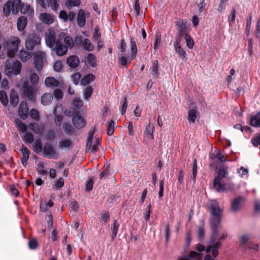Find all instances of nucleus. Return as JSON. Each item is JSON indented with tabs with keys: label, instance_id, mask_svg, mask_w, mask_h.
Returning a JSON list of instances; mask_svg holds the SVG:
<instances>
[{
	"label": "nucleus",
	"instance_id": "39448f33",
	"mask_svg": "<svg viewBox=\"0 0 260 260\" xmlns=\"http://www.w3.org/2000/svg\"><path fill=\"white\" fill-rule=\"evenodd\" d=\"M5 73L8 76H10L12 74L16 75L20 73L22 68V65L19 61L16 60L11 64L8 60L6 61L5 63Z\"/></svg>",
	"mask_w": 260,
	"mask_h": 260
},
{
	"label": "nucleus",
	"instance_id": "5fc2aeb1",
	"mask_svg": "<svg viewBox=\"0 0 260 260\" xmlns=\"http://www.w3.org/2000/svg\"><path fill=\"white\" fill-rule=\"evenodd\" d=\"M100 145V141L98 139H96L95 143L92 145H91V146L90 147H87L86 146V150L88 151H90L91 152L94 153L96 152L98 150V147Z\"/></svg>",
	"mask_w": 260,
	"mask_h": 260
},
{
	"label": "nucleus",
	"instance_id": "423d86ee",
	"mask_svg": "<svg viewBox=\"0 0 260 260\" xmlns=\"http://www.w3.org/2000/svg\"><path fill=\"white\" fill-rule=\"evenodd\" d=\"M90 14L88 12L82 9L78 10L77 13V23L82 28L86 24V19L90 17Z\"/></svg>",
	"mask_w": 260,
	"mask_h": 260
},
{
	"label": "nucleus",
	"instance_id": "13d9d810",
	"mask_svg": "<svg viewBox=\"0 0 260 260\" xmlns=\"http://www.w3.org/2000/svg\"><path fill=\"white\" fill-rule=\"evenodd\" d=\"M197 172V160L196 158L193 160L192 165V180L195 182Z\"/></svg>",
	"mask_w": 260,
	"mask_h": 260
},
{
	"label": "nucleus",
	"instance_id": "680f3d73",
	"mask_svg": "<svg viewBox=\"0 0 260 260\" xmlns=\"http://www.w3.org/2000/svg\"><path fill=\"white\" fill-rule=\"evenodd\" d=\"M54 114L55 115L54 122L57 126H60L63 121V117L61 115L56 114L55 112H54Z\"/></svg>",
	"mask_w": 260,
	"mask_h": 260
},
{
	"label": "nucleus",
	"instance_id": "4be33fe9",
	"mask_svg": "<svg viewBox=\"0 0 260 260\" xmlns=\"http://www.w3.org/2000/svg\"><path fill=\"white\" fill-rule=\"evenodd\" d=\"M220 180L218 178H214L213 180V186L217 192H221L226 190V185L220 183Z\"/></svg>",
	"mask_w": 260,
	"mask_h": 260
},
{
	"label": "nucleus",
	"instance_id": "ddd939ff",
	"mask_svg": "<svg viewBox=\"0 0 260 260\" xmlns=\"http://www.w3.org/2000/svg\"><path fill=\"white\" fill-rule=\"evenodd\" d=\"M29 109L26 102L22 101L19 105L18 111L19 117L23 120L26 119L28 116Z\"/></svg>",
	"mask_w": 260,
	"mask_h": 260
},
{
	"label": "nucleus",
	"instance_id": "6ab92c4d",
	"mask_svg": "<svg viewBox=\"0 0 260 260\" xmlns=\"http://www.w3.org/2000/svg\"><path fill=\"white\" fill-rule=\"evenodd\" d=\"M73 142L70 139H62L59 141L58 147L60 149L70 150L73 146Z\"/></svg>",
	"mask_w": 260,
	"mask_h": 260
},
{
	"label": "nucleus",
	"instance_id": "69168bd1",
	"mask_svg": "<svg viewBox=\"0 0 260 260\" xmlns=\"http://www.w3.org/2000/svg\"><path fill=\"white\" fill-rule=\"evenodd\" d=\"M62 67H63L62 62L60 60L56 61L53 66L54 70L56 72H60L62 70Z\"/></svg>",
	"mask_w": 260,
	"mask_h": 260
},
{
	"label": "nucleus",
	"instance_id": "dca6fc26",
	"mask_svg": "<svg viewBox=\"0 0 260 260\" xmlns=\"http://www.w3.org/2000/svg\"><path fill=\"white\" fill-rule=\"evenodd\" d=\"M76 14L71 11L68 14L65 10L60 11L59 14V17L63 20V22H67L68 21L73 22L75 19Z\"/></svg>",
	"mask_w": 260,
	"mask_h": 260
},
{
	"label": "nucleus",
	"instance_id": "603ef678",
	"mask_svg": "<svg viewBox=\"0 0 260 260\" xmlns=\"http://www.w3.org/2000/svg\"><path fill=\"white\" fill-rule=\"evenodd\" d=\"M93 93V88L91 86L86 87L84 91V98L85 100H88L92 95Z\"/></svg>",
	"mask_w": 260,
	"mask_h": 260
},
{
	"label": "nucleus",
	"instance_id": "20e7f679",
	"mask_svg": "<svg viewBox=\"0 0 260 260\" xmlns=\"http://www.w3.org/2000/svg\"><path fill=\"white\" fill-rule=\"evenodd\" d=\"M41 38L40 35L36 32L28 35L25 40V47L28 50H32L35 47L41 44Z\"/></svg>",
	"mask_w": 260,
	"mask_h": 260
},
{
	"label": "nucleus",
	"instance_id": "49530a36",
	"mask_svg": "<svg viewBox=\"0 0 260 260\" xmlns=\"http://www.w3.org/2000/svg\"><path fill=\"white\" fill-rule=\"evenodd\" d=\"M127 107V102L126 96L124 95L122 100L121 101V106L120 107V110L121 113L123 115L125 114Z\"/></svg>",
	"mask_w": 260,
	"mask_h": 260
},
{
	"label": "nucleus",
	"instance_id": "f3484780",
	"mask_svg": "<svg viewBox=\"0 0 260 260\" xmlns=\"http://www.w3.org/2000/svg\"><path fill=\"white\" fill-rule=\"evenodd\" d=\"M79 59L76 55H71L67 59V63L72 69L76 68L79 64Z\"/></svg>",
	"mask_w": 260,
	"mask_h": 260
},
{
	"label": "nucleus",
	"instance_id": "393cba45",
	"mask_svg": "<svg viewBox=\"0 0 260 260\" xmlns=\"http://www.w3.org/2000/svg\"><path fill=\"white\" fill-rule=\"evenodd\" d=\"M64 133L68 136L75 135L76 129L69 123L65 122L62 124Z\"/></svg>",
	"mask_w": 260,
	"mask_h": 260
},
{
	"label": "nucleus",
	"instance_id": "5701e85b",
	"mask_svg": "<svg viewBox=\"0 0 260 260\" xmlns=\"http://www.w3.org/2000/svg\"><path fill=\"white\" fill-rule=\"evenodd\" d=\"M159 64L157 60H155L152 62V66L150 68V72L153 77V78L157 79L158 77L159 73L158 72Z\"/></svg>",
	"mask_w": 260,
	"mask_h": 260
},
{
	"label": "nucleus",
	"instance_id": "0e129e2a",
	"mask_svg": "<svg viewBox=\"0 0 260 260\" xmlns=\"http://www.w3.org/2000/svg\"><path fill=\"white\" fill-rule=\"evenodd\" d=\"M81 75L79 73L74 74L72 77V80L75 85H78L81 78Z\"/></svg>",
	"mask_w": 260,
	"mask_h": 260
},
{
	"label": "nucleus",
	"instance_id": "0eeeda50",
	"mask_svg": "<svg viewBox=\"0 0 260 260\" xmlns=\"http://www.w3.org/2000/svg\"><path fill=\"white\" fill-rule=\"evenodd\" d=\"M51 49L55 51L57 55L61 56L67 53L68 47L67 46L63 44L61 39H57L56 44L54 46L53 49Z\"/></svg>",
	"mask_w": 260,
	"mask_h": 260
},
{
	"label": "nucleus",
	"instance_id": "6e6d98bb",
	"mask_svg": "<svg viewBox=\"0 0 260 260\" xmlns=\"http://www.w3.org/2000/svg\"><path fill=\"white\" fill-rule=\"evenodd\" d=\"M30 80L31 84L32 85L36 86L39 83V77L37 74L33 73L30 74Z\"/></svg>",
	"mask_w": 260,
	"mask_h": 260
},
{
	"label": "nucleus",
	"instance_id": "2f4dec72",
	"mask_svg": "<svg viewBox=\"0 0 260 260\" xmlns=\"http://www.w3.org/2000/svg\"><path fill=\"white\" fill-rule=\"evenodd\" d=\"M10 104L12 107H16L19 102V98L16 91L13 90L11 92L10 96Z\"/></svg>",
	"mask_w": 260,
	"mask_h": 260
},
{
	"label": "nucleus",
	"instance_id": "58836bf2",
	"mask_svg": "<svg viewBox=\"0 0 260 260\" xmlns=\"http://www.w3.org/2000/svg\"><path fill=\"white\" fill-rule=\"evenodd\" d=\"M95 60V56L93 53H89L88 54L86 61L91 67L95 68L97 66Z\"/></svg>",
	"mask_w": 260,
	"mask_h": 260
},
{
	"label": "nucleus",
	"instance_id": "052dcab7",
	"mask_svg": "<svg viewBox=\"0 0 260 260\" xmlns=\"http://www.w3.org/2000/svg\"><path fill=\"white\" fill-rule=\"evenodd\" d=\"M236 9L233 8L231 12V16H229V18H228L230 25H231L232 24V23H233L235 22V18H236Z\"/></svg>",
	"mask_w": 260,
	"mask_h": 260
},
{
	"label": "nucleus",
	"instance_id": "09e8293b",
	"mask_svg": "<svg viewBox=\"0 0 260 260\" xmlns=\"http://www.w3.org/2000/svg\"><path fill=\"white\" fill-rule=\"evenodd\" d=\"M19 11H20V12L23 14L29 12V11H31V12H34L33 10L30 9V7L29 5L25 4L24 3H22L21 7H20Z\"/></svg>",
	"mask_w": 260,
	"mask_h": 260
},
{
	"label": "nucleus",
	"instance_id": "8fccbe9b",
	"mask_svg": "<svg viewBox=\"0 0 260 260\" xmlns=\"http://www.w3.org/2000/svg\"><path fill=\"white\" fill-rule=\"evenodd\" d=\"M204 226V222L203 220H202L201 221V225L199 226L198 231V238L200 239H202L204 237L205 232Z\"/></svg>",
	"mask_w": 260,
	"mask_h": 260
},
{
	"label": "nucleus",
	"instance_id": "9b49d317",
	"mask_svg": "<svg viewBox=\"0 0 260 260\" xmlns=\"http://www.w3.org/2000/svg\"><path fill=\"white\" fill-rule=\"evenodd\" d=\"M43 54L42 52H37L34 54V64L38 71H41L43 66Z\"/></svg>",
	"mask_w": 260,
	"mask_h": 260
},
{
	"label": "nucleus",
	"instance_id": "b1692460",
	"mask_svg": "<svg viewBox=\"0 0 260 260\" xmlns=\"http://www.w3.org/2000/svg\"><path fill=\"white\" fill-rule=\"evenodd\" d=\"M27 19L24 16L20 17L17 21V27L19 31H23L26 27Z\"/></svg>",
	"mask_w": 260,
	"mask_h": 260
},
{
	"label": "nucleus",
	"instance_id": "7ed1b4c3",
	"mask_svg": "<svg viewBox=\"0 0 260 260\" xmlns=\"http://www.w3.org/2000/svg\"><path fill=\"white\" fill-rule=\"evenodd\" d=\"M21 91L23 95L27 98L30 101L36 100V89L30 85L28 80L26 78L23 81Z\"/></svg>",
	"mask_w": 260,
	"mask_h": 260
},
{
	"label": "nucleus",
	"instance_id": "a19ab883",
	"mask_svg": "<svg viewBox=\"0 0 260 260\" xmlns=\"http://www.w3.org/2000/svg\"><path fill=\"white\" fill-rule=\"evenodd\" d=\"M95 131V127H92L89 130L86 141V145L87 147H90L91 146V143L92 141V138L93 137Z\"/></svg>",
	"mask_w": 260,
	"mask_h": 260
},
{
	"label": "nucleus",
	"instance_id": "bf43d9fd",
	"mask_svg": "<svg viewBox=\"0 0 260 260\" xmlns=\"http://www.w3.org/2000/svg\"><path fill=\"white\" fill-rule=\"evenodd\" d=\"M48 3L53 10L56 11L57 10L59 5L58 0H48Z\"/></svg>",
	"mask_w": 260,
	"mask_h": 260
},
{
	"label": "nucleus",
	"instance_id": "2eb2a0df",
	"mask_svg": "<svg viewBox=\"0 0 260 260\" xmlns=\"http://www.w3.org/2000/svg\"><path fill=\"white\" fill-rule=\"evenodd\" d=\"M179 43L180 39L179 38H176L175 41L173 43V46L175 51L178 54V56L182 59H184L186 57V53L184 49L180 46Z\"/></svg>",
	"mask_w": 260,
	"mask_h": 260
},
{
	"label": "nucleus",
	"instance_id": "f704fd0d",
	"mask_svg": "<svg viewBox=\"0 0 260 260\" xmlns=\"http://www.w3.org/2000/svg\"><path fill=\"white\" fill-rule=\"evenodd\" d=\"M45 84L47 87H56L58 85L59 82L55 78L49 77L45 79Z\"/></svg>",
	"mask_w": 260,
	"mask_h": 260
},
{
	"label": "nucleus",
	"instance_id": "cd10ccee",
	"mask_svg": "<svg viewBox=\"0 0 260 260\" xmlns=\"http://www.w3.org/2000/svg\"><path fill=\"white\" fill-rule=\"evenodd\" d=\"M250 125L255 127H260V111L250 118Z\"/></svg>",
	"mask_w": 260,
	"mask_h": 260
},
{
	"label": "nucleus",
	"instance_id": "412c9836",
	"mask_svg": "<svg viewBox=\"0 0 260 260\" xmlns=\"http://www.w3.org/2000/svg\"><path fill=\"white\" fill-rule=\"evenodd\" d=\"M130 45H131V55L132 59L136 57L138 53V50L136 42V39L134 37H130Z\"/></svg>",
	"mask_w": 260,
	"mask_h": 260
},
{
	"label": "nucleus",
	"instance_id": "a18cd8bd",
	"mask_svg": "<svg viewBox=\"0 0 260 260\" xmlns=\"http://www.w3.org/2000/svg\"><path fill=\"white\" fill-rule=\"evenodd\" d=\"M12 4L10 1H8L4 5L3 7V12L5 15H9L11 11L12 12Z\"/></svg>",
	"mask_w": 260,
	"mask_h": 260
},
{
	"label": "nucleus",
	"instance_id": "473e14b6",
	"mask_svg": "<svg viewBox=\"0 0 260 260\" xmlns=\"http://www.w3.org/2000/svg\"><path fill=\"white\" fill-rule=\"evenodd\" d=\"M119 227V224L118 222V220L117 219L114 220L113 223L111 226V230L112 232V235L111 236L112 240H114L115 239L117 234Z\"/></svg>",
	"mask_w": 260,
	"mask_h": 260
},
{
	"label": "nucleus",
	"instance_id": "c85d7f7f",
	"mask_svg": "<svg viewBox=\"0 0 260 260\" xmlns=\"http://www.w3.org/2000/svg\"><path fill=\"white\" fill-rule=\"evenodd\" d=\"M95 79V76L92 74H88L85 75L81 80V84L86 86L91 82L93 81Z\"/></svg>",
	"mask_w": 260,
	"mask_h": 260
},
{
	"label": "nucleus",
	"instance_id": "9d476101",
	"mask_svg": "<svg viewBox=\"0 0 260 260\" xmlns=\"http://www.w3.org/2000/svg\"><path fill=\"white\" fill-rule=\"evenodd\" d=\"M217 237H218V236ZM217 239H218V237H217V238L215 240V241H216V240H217ZM211 238H210V243L211 245L208 246L207 247V248L206 249V252L208 253L211 252V254H212V255L213 256V257H216L218 255V249L220 247V246L221 245V243L220 241H218L217 242H215V241H214V242L212 243V242H211Z\"/></svg>",
	"mask_w": 260,
	"mask_h": 260
},
{
	"label": "nucleus",
	"instance_id": "de8ad7c7",
	"mask_svg": "<svg viewBox=\"0 0 260 260\" xmlns=\"http://www.w3.org/2000/svg\"><path fill=\"white\" fill-rule=\"evenodd\" d=\"M184 39L185 40L187 47L189 49L193 48L194 46V41L188 34H185Z\"/></svg>",
	"mask_w": 260,
	"mask_h": 260
},
{
	"label": "nucleus",
	"instance_id": "c03bdc74",
	"mask_svg": "<svg viewBox=\"0 0 260 260\" xmlns=\"http://www.w3.org/2000/svg\"><path fill=\"white\" fill-rule=\"evenodd\" d=\"M110 174L109 165H105L103 167V171L100 174L99 177L100 180L105 179Z\"/></svg>",
	"mask_w": 260,
	"mask_h": 260
},
{
	"label": "nucleus",
	"instance_id": "e433bc0d",
	"mask_svg": "<svg viewBox=\"0 0 260 260\" xmlns=\"http://www.w3.org/2000/svg\"><path fill=\"white\" fill-rule=\"evenodd\" d=\"M82 46L85 50L88 51H92L94 49V46L91 43L90 40L87 38L83 40Z\"/></svg>",
	"mask_w": 260,
	"mask_h": 260
},
{
	"label": "nucleus",
	"instance_id": "e2e57ef3",
	"mask_svg": "<svg viewBox=\"0 0 260 260\" xmlns=\"http://www.w3.org/2000/svg\"><path fill=\"white\" fill-rule=\"evenodd\" d=\"M110 219V215L109 212H106L102 214L100 222H104V223H108Z\"/></svg>",
	"mask_w": 260,
	"mask_h": 260
},
{
	"label": "nucleus",
	"instance_id": "c756f323",
	"mask_svg": "<svg viewBox=\"0 0 260 260\" xmlns=\"http://www.w3.org/2000/svg\"><path fill=\"white\" fill-rule=\"evenodd\" d=\"M133 59H132L131 56L125 57V56H119L118 57L119 63L120 66L127 68L131 63V61Z\"/></svg>",
	"mask_w": 260,
	"mask_h": 260
},
{
	"label": "nucleus",
	"instance_id": "3c124183",
	"mask_svg": "<svg viewBox=\"0 0 260 260\" xmlns=\"http://www.w3.org/2000/svg\"><path fill=\"white\" fill-rule=\"evenodd\" d=\"M93 180L92 177H88V179L85 182V190L86 191H90L93 188Z\"/></svg>",
	"mask_w": 260,
	"mask_h": 260
},
{
	"label": "nucleus",
	"instance_id": "f257e3e1",
	"mask_svg": "<svg viewBox=\"0 0 260 260\" xmlns=\"http://www.w3.org/2000/svg\"><path fill=\"white\" fill-rule=\"evenodd\" d=\"M207 206L210 214L209 222L212 230L211 241L213 243L219 235L218 229L220 226L223 210L220 208L219 203L215 200L210 201Z\"/></svg>",
	"mask_w": 260,
	"mask_h": 260
},
{
	"label": "nucleus",
	"instance_id": "37998d69",
	"mask_svg": "<svg viewBox=\"0 0 260 260\" xmlns=\"http://www.w3.org/2000/svg\"><path fill=\"white\" fill-rule=\"evenodd\" d=\"M115 130L114 122L113 120H111L107 122V134L108 136H112Z\"/></svg>",
	"mask_w": 260,
	"mask_h": 260
},
{
	"label": "nucleus",
	"instance_id": "6e6552de",
	"mask_svg": "<svg viewBox=\"0 0 260 260\" xmlns=\"http://www.w3.org/2000/svg\"><path fill=\"white\" fill-rule=\"evenodd\" d=\"M72 122L77 129H81L84 127L86 124L85 119L78 112L75 113L73 115Z\"/></svg>",
	"mask_w": 260,
	"mask_h": 260
},
{
	"label": "nucleus",
	"instance_id": "a878e982",
	"mask_svg": "<svg viewBox=\"0 0 260 260\" xmlns=\"http://www.w3.org/2000/svg\"><path fill=\"white\" fill-rule=\"evenodd\" d=\"M198 113L197 107H194L188 111L187 119L190 123H194L197 117V114Z\"/></svg>",
	"mask_w": 260,
	"mask_h": 260
},
{
	"label": "nucleus",
	"instance_id": "4d7b16f0",
	"mask_svg": "<svg viewBox=\"0 0 260 260\" xmlns=\"http://www.w3.org/2000/svg\"><path fill=\"white\" fill-rule=\"evenodd\" d=\"M38 242L36 239H30L28 241V247L30 249H36L38 246Z\"/></svg>",
	"mask_w": 260,
	"mask_h": 260
},
{
	"label": "nucleus",
	"instance_id": "338daca9",
	"mask_svg": "<svg viewBox=\"0 0 260 260\" xmlns=\"http://www.w3.org/2000/svg\"><path fill=\"white\" fill-rule=\"evenodd\" d=\"M30 116L33 119L36 120H39L40 119L39 112L37 110L35 109H31L30 112Z\"/></svg>",
	"mask_w": 260,
	"mask_h": 260
},
{
	"label": "nucleus",
	"instance_id": "ea45409f",
	"mask_svg": "<svg viewBox=\"0 0 260 260\" xmlns=\"http://www.w3.org/2000/svg\"><path fill=\"white\" fill-rule=\"evenodd\" d=\"M0 101L2 105L7 106L8 104L9 100L6 92L5 90L0 91Z\"/></svg>",
	"mask_w": 260,
	"mask_h": 260
},
{
	"label": "nucleus",
	"instance_id": "f03ea898",
	"mask_svg": "<svg viewBox=\"0 0 260 260\" xmlns=\"http://www.w3.org/2000/svg\"><path fill=\"white\" fill-rule=\"evenodd\" d=\"M33 149L36 153L40 154L42 152L44 157L49 159H56L59 157V151L55 150L53 145L49 143H46L43 146L40 140H36Z\"/></svg>",
	"mask_w": 260,
	"mask_h": 260
},
{
	"label": "nucleus",
	"instance_id": "4468645a",
	"mask_svg": "<svg viewBox=\"0 0 260 260\" xmlns=\"http://www.w3.org/2000/svg\"><path fill=\"white\" fill-rule=\"evenodd\" d=\"M210 158L211 159L210 166L212 167H214L217 165V163L216 162V160L217 159L221 162H224L226 160L224 155L222 154L220 150H218L216 154H212L210 156Z\"/></svg>",
	"mask_w": 260,
	"mask_h": 260
},
{
	"label": "nucleus",
	"instance_id": "7c9ffc66",
	"mask_svg": "<svg viewBox=\"0 0 260 260\" xmlns=\"http://www.w3.org/2000/svg\"><path fill=\"white\" fill-rule=\"evenodd\" d=\"M11 2L12 7V13L13 14H17L20 9V7L22 4L21 0H10Z\"/></svg>",
	"mask_w": 260,
	"mask_h": 260
},
{
	"label": "nucleus",
	"instance_id": "aec40b11",
	"mask_svg": "<svg viewBox=\"0 0 260 260\" xmlns=\"http://www.w3.org/2000/svg\"><path fill=\"white\" fill-rule=\"evenodd\" d=\"M21 152L22 153V157L21 158V160L23 166L25 167L27 165V161L29 158L30 151L26 146L22 145Z\"/></svg>",
	"mask_w": 260,
	"mask_h": 260
},
{
	"label": "nucleus",
	"instance_id": "bb28decb",
	"mask_svg": "<svg viewBox=\"0 0 260 260\" xmlns=\"http://www.w3.org/2000/svg\"><path fill=\"white\" fill-rule=\"evenodd\" d=\"M217 175L215 178H218L220 180L224 177H226L228 174V168L226 166H221L218 169L217 172Z\"/></svg>",
	"mask_w": 260,
	"mask_h": 260
},
{
	"label": "nucleus",
	"instance_id": "1a4fd4ad",
	"mask_svg": "<svg viewBox=\"0 0 260 260\" xmlns=\"http://www.w3.org/2000/svg\"><path fill=\"white\" fill-rule=\"evenodd\" d=\"M245 202V199L239 196L235 198L231 202V210L233 213H237L242 208L243 205Z\"/></svg>",
	"mask_w": 260,
	"mask_h": 260
},
{
	"label": "nucleus",
	"instance_id": "c9c22d12",
	"mask_svg": "<svg viewBox=\"0 0 260 260\" xmlns=\"http://www.w3.org/2000/svg\"><path fill=\"white\" fill-rule=\"evenodd\" d=\"M53 99L52 95L50 93H46L41 97V103L43 105L46 106L49 105Z\"/></svg>",
	"mask_w": 260,
	"mask_h": 260
},
{
	"label": "nucleus",
	"instance_id": "79ce46f5",
	"mask_svg": "<svg viewBox=\"0 0 260 260\" xmlns=\"http://www.w3.org/2000/svg\"><path fill=\"white\" fill-rule=\"evenodd\" d=\"M80 4V0H68L66 2V6L68 9H71L73 7L79 6Z\"/></svg>",
	"mask_w": 260,
	"mask_h": 260
},
{
	"label": "nucleus",
	"instance_id": "4c0bfd02",
	"mask_svg": "<svg viewBox=\"0 0 260 260\" xmlns=\"http://www.w3.org/2000/svg\"><path fill=\"white\" fill-rule=\"evenodd\" d=\"M15 123L17 127L19 129L20 131L23 133H25L27 132V126L24 124L20 119H15Z\"/></svg>",
	"mask_w": 260,
	"mask_h": 260
},
{
	"label": "nucleus",
	"instance_id": "72a5a7b5",
	"mask_svg": "<svg viewBox=\"0 0 260 260\" xmlns=\"http://www.w3.org/2000/svg\"><path fill=\"white\" fill-rule=\"evenodd\" d=\"M40 16L42 21L46 24H50L54 21L53 16L50 14L46 13H42Z\"/></svg>",
	"mask_w": 260,
	"mask_h": 260
},
{
	"label": "nucleus",
	"instance_id": "f8f14e48",
	"mask_svg": "<svg viewBox=\"0 0 260 260\" xmlns=\"http://www.w3.org/2000/svg\"><path fill=\"white\" fill-rule=\"evenodd\" d=\"M56 40L55 32L53 30H49L45 36L46 45L51 49H53L56 44Z\"/></svg>",
	"mask_w": 260,
	"mask_h": 260
},
{
	"label": "nucleus",
	"instance_id": "a211bd4d",
	"mask_svg": "<svg viewBox=\"0 0 260 260\" xmlns=\"http://www.w3.org/2000/svg\"><path fill=\"white\" fill-rule=\"evenodd\" d=\"M154 132V126L150 122L146 126L144 134L146 136L148 140H152L154 139L153 133Z\"/></svg>",
	"mask_w": 260,
	"mask_h": 260
},
{
	"label": "nucleus",
	"instance_id": "774afa93",
	"mask_svg": "<svg viewBox=\"0 0 260 260\" xmlns=\"http://www.w3.org/2000/svg\"><path fill=\"white\" fill-rule=\"evenodd\" d=\"M10 191L12 195L15 197H18L19 195V190L16 188L14 184H12L10 186Z\"/></svg>",
	"mask_w": 260,
	"mask_h": 260
},
{
	"label": "nucleus",
	"instance_id": "864d4df0",
	"mask_svg": "<svg viewBox=\"0 0 260 260\" xmlns=\"http://www.w3.org/2000/svg\"><path fill=\"white\" fill-rule=\"evenodd\" d=\"M23 139L26 143H32L34 141V135L30 132H26L25 133Z\"/></svg>",
	"mask_w": 260,
	"mask_h": 260
}]
</instances>
